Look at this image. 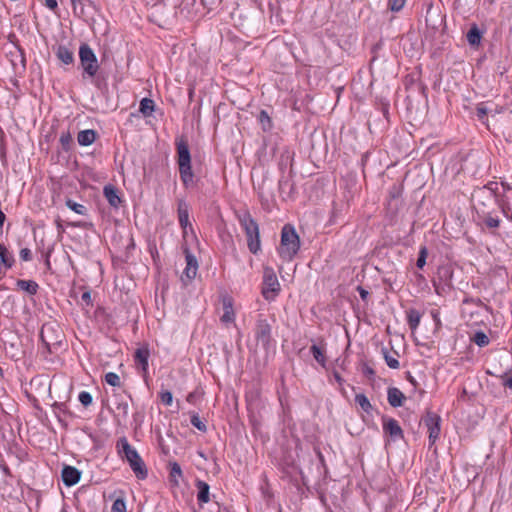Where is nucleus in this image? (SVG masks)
<instances>
[{"label": "nucleus", "mask_w": 512, "mask_h": 512, "mask_svg": "<svg viewBox=\"0 0 512 512\" xmlns=\"http://www.w3.org/2000/svg\"><path fill=\"white\" fill-rule=\"evenodd\" d=\"M300 248V239L293 226L284 225L278 253L284 261H291Z\"/></svg>", "instance_id": "nucleus-1"}, {"label": "nucleus", "mask_w": 512, "mask_h": 512, "mask_svg": "<svg viewBox=\"0 0 512 512\" xmlns=\"http://www.w3.org/2000/svg\"><path fill=\"white\" fill-rule=\"evenodd\" d=\"M118 448L119 453L128 461L137 478L145 479L147 477V469L136 449L129 444L126 438H121L118 441Z\"/></svg>", "instance_id": "nucleus-2"}, {"label": "nucleus", "mask_w": 512, "mask_h": 512, "mask_svg": "<svg viewBox=\"0 0 512 512\" xmlns=\"http://www.w3.org/2000/svg\"><path fill=\"white\" fill-rule=\"evenodd\" d=\"M239 223L246 233L250 252L257 254L261 248L258 224L248 212L239 215Z\"/></svg>", "instance_id": "nucleus-3"}, {"label": "nucleus", "mask_w": 512, "mask_h": 512, "mask_svg": "<svg viewBox=\"0 0 512 512\" xmlns=\"http://www.w3.org/2000/svg\"><path fill=\"white\" fill-rule=\"evenodd\" d=\"M177 154L180 178L183 184L188 187L193 183V173L191 169L190 151L184 141L177 143Z\"/></svg>", "instance_id": "nucleus-4"}, {"label": "nucleus", "mask_w": 512, "mask_h": 512, "mask_svg": "<svg viewBox=\"0 0 512 512\" xmlns=\"http://www.w3.org/2000/svg\"><path fill=\"white\" fill-rule=\"evenodd\" d=\"M280 292V283L273 268L263 270L262 295L266 300H273Z\"/></svg>", "instance_id": "nucleus-5"}, {"label": "nucleus", "mask_w": 512, "mask_h": 512, "mask_svg": "<svg viewBox=\"0 0 512 512\" xmlns=\"http://www.w3.org/2000/svg\"><path fill=\"white\" fill-rule=\"evenodd\" d=\"M79 58L84 73L89 77H94L99 69L97 57L93 50L87 44H82L79 48Z\"/></svg>", "instance_id": "nucleus-6"}, {"label": "nucleus", "mask_w": 512, "mask_h": 512, "mask_svg": "<svg viewBox=\"0 0 512 512\" xmlns=\"http://www.w3.org/2000/svg\"><path fill=\"white\" fill-rule=\"evenodd\" d=\"M440 423L441 418L434 412H428L424 418V424L427 427L429 433V442L434 444L440 436Z\"/></svg>", "instance_id": "nucleus-7"}, {"label": "nucleus", "mask_w": 512, "mask_h": 512, "mask_svg": "<svg viewBox=\"0 0 512 512\" xmlns=\"http://www.w3.org/2000/svg\"><path fill=\"white\" fill-rule=\"evenodd\" d=\"M178 219L183 230V237L187 238L189 232L193 234V228L189 221V205L184 200L178 202Z\"/></svg>", "instance_id": "nucleus-8"}, {"label": "nucleus", "mask_w": 512, "mask_h": 512, "mask_svg": "<svg viewBox=\"0 0 512 512\" xmlns=\"http://www.w3.org/2000/svg\"><path fill=\"white\" fill-rule=\"evenodd\" d=\"M185 258H186V267L183 271L182 280L187 279L188 281L193 280L198 271V261L196 257L190 253L188 250H185Z\"/></svg>", "instance_id": "nucleus-9"}, {"label": "nucleus", "mask_w": 512, "mask_h": 512, "mask_svg": "<svg viewBox=\"0 0 512 512\" xmlns=\"http://www.w3.org/2000/svg\"><path fill=\"white\" fill-rule=\"evenodd\" d=\"M383 430L393 440H398V439L403 438V431H402L399 423L393 418L384 419Z\"/></svg>", "instance_id": "nucleus-10"}, {"label": "nucleus", "mask_w": 512, "mask_h": 512, "mask_svg": "<svg viewBox=\"0 0 512 512\" xmlns=\"http://www.w3.org/2000/svg\"><path fill=\"white\" fill-rule=\"evenodd\" d=\"M256 338L264 346L268 345L271 338V327L266 320H259L256 326Z\"/></svg>", "instance_id": "nucleus-11"}, {"label": "nucleus", "mask_w": 512, "mask_h": 512, "mask_svg": "<svg viewBox=\"0 0 512 512\" xmlns=\"http://www.w3.org/2000/svg\"><path fill=\"white\" fill-rule=\"evenodd\" d=\"M150 356V351L147 346L139 347L135 351L134 359L137 367L141 369V371L146 374L148 371V359Z\"/></svg>", "instance_id": "nucleus-12"}, {"label": "nucleus", "mask_w": 512, "mask_h": 512, "mask_svg": "<svg viewBox=\"0 0 512 512\" xmlns=\"http://www.w3.org/2000/svg\"><path fill=\"white\" fill-rule=\"evenodd\" d=\"M81 473L78 469L72 466H65L62 470V480L65 485L73 486L80 480Z\"/></svg>", "instance_id": "nucleus-13"}, {"label": "nucleus", "mask_w": 512, "mask_h": 512, "mask_svg": "<svg viewBox=\"0 0 512 512\" xmlns=\"http://www.w3.org/2000/svg\"><path fill=\"white\" fill-rule=\"evenodd\" d=\"M223 304V315L221 316V322L224 324H231L235 321V311L231 298H224Z\"/></svg>", "instance_id": "nucleus-14"}, {"label": "nucleus", "mask_w": 512, "mask_h": 512, "mask_svg": "<svg viewBox=\"0 0 512 512\" xmlns=\"http://www.w3.org/2000/svg\"><path fill=\"white\" fill-rule=\"evenodd\" d=\"M14 264L13 255L8 251L5 245L0 243V273L10 269Z\"/></svg>", "instance_id": "nucleus-15"}, {"label": "nucleus", "mask_w": 512, "mask_h": 512, "mask_svg": "<svg viewBox=\"0 0 512 512\" xmlns=\"http://www.w3.org/2000/svg\"><path fill=\"white\" fill-rule=\"evenodd\" d=\"M387 399L392 407H401L406 397L398 388L392 387L388 389Z\"/></svg>", "instance_id": "nucleus-16"}, {"label": "nucleus", "mask_w": 512, "mask_h": 512, "mask_svg": "<svg viewBox=\"0 0 512 512\" xmlns=\"http://www.w3.org/2000/svg\"><path fill=\"white\" fill-rule=\"evenodd\" d=\"M96 139V132L92 129L82 130L78 133L77 141L81 146H89Z\"/></svg>", "instance_id": "nucleus-17"}, {"label": "nucleus", "mask_w": 512, "mask_h": 512, "mask_svg": "<svg viewBox=\"0 0 512 512\" xmlns=\"http://www.w3.org/2000/svg\"><path fill=\"white\" fill-rule=\"evenodd\" d=\"M56 56L62 63L66 65H69L74 61L73 52L65 46L58 47Z\"/></svg>", "instance_id": "nucleus-18"}, {"label": "nucleus", "mask_w": 512, "mask_h": 512, "mask_svg": "<svg viewBox=\"0 0 512 512\" xmlns=\"http://www.w3.org/2000/svg\"><path fill=\"white\" fill-rule=\"evenodd\" d=\"M104 195L109 202V204L113 207H118L121 199L118 196L117 190L112 186L104 187Z\"/></svg>", "instance_id": "nucleus-19"}, {"label": "nucleus", "mask_w": 512, "mask_h": 512, "mask_svg": "<svg viewBox=\"0 0 512 512\" xmlns=\"http://www.w3.org/2000/svg\"><path fill=\"white\" fill-rule=\"evenodd\" d=\"M197 500L200 503H207L209 502V485L203 481L197 482Z\"/></svg>", "instance_id": "nucleus-20"}, {"label": "nucleus", "mask_w": 512, "mask_h": 512, "mask_svg": "<svg viewBox=\"0 0 512 512\" xmlns=\"http://www.w3.org/2000/svg\"><path fill=\"white\" fill-rule=\"evenodd\" d=\"M407 321L411 330L415 331L420 324L421 314L415 309H410L407 311Z\"/></svg>", "instance_id": "nucleus-21"}, {"label": "nucleus", "mask_w": 512, "mask_h": 512, "mask_svg": "<svg viewBox=\"0 0 512 512\" xmlns=\"http://www.w3.org/2000/svg\"><path fill=\"white\" fill-rule=\"evenodd\" d=\"M17 286L31 295L35 294L38 289V284L32 280H19Z\"/></svg>", "instance_id": "nucleus-22"}, {"label": "nucleus", "mask_w": 512, "mask_h": 512, "mask_svg": "<svg viewBox=\"0 0 512 512\" xmlns=\"http://www.w3.org/2000/svg\"><path fill=\"white\" fill-rule=\"evenodd\" d=\"M140 112L145 116H150L154 111V101L149 98H143L140 101Z\"/></svg>", "instance_id": "nucleus-23"}, {"label": "nucleus", "mask_w": 512, "mask_h": 512, "mask_svg": "<svg viewBox=\"0 0 512 512\" xmlns=\"http://www.w3.org/2000/svg\"><path fill=\"white\" fill-rule=\"evenodd\" d=\"M311 353L314 357V359L323 367H325L326 365V357H325V354H324V351L317 345H312L311 348Z\"/></svg>", "instance_id": "nucleus-24"}, {"label": "nucleus", "mask_w": 512, "mask_h": 512, "mask_svg": "<svg viewBox=\"0 0 512 512\" xmlns=\"http://www.w3.org/2000/svg\"><path fill=\"white\" fill-rule=\"evenodd\" d=\"M355 403L365 412H370L372 405L364 394H356Z\"/></svg>", "instance_id": "nucleus-25"}, {"label": "nucleus", "mask_w": 512, "mask_h": 512, "mask_svg": "<svg viewBox=\"0 0 512 512\" xmlns=\"http://www.w3.org/2000/svg\"><path fill=\"white\" fill-rule=\"evenodd\" d=\"M170 478L176 484H178L179 479L182 478V470L180 465L177 462H170Z\"/></svg>", "instance_id": "nucleus-26"}, {"label": "nucleus", "mask_w": 512, "mask_h": 512, "mask_svg": "<svg viewBox=\"0 0 512 512\" xmlns=\"http://www.w3.org/2000/svg\"><path fill=\"white\" fill-rule=\"evenodd\" d=\"M481 40V34L478 30V28L473 27L471 28L467 33V41L470 45H478Z\"/></svg>", "instance_id": "nucleus-27"}, {"label": "nucleus", "mask_w": 512, "mask_h": 512, "mask_svg": "<svg viewBox=\"0 0 512 512\" xmlns=\"http://www.w3.org/2000/svg\"><path fill=\"white\" fill-rule=\"evenodd\" d=\"M75 16L82 18L85 15L83 0H70Z\"/></svg>", "instance_id": "nucleus-28"}, {"label": "nucleus", "mask_w": 512, "mask_h": 512, "mask_svg": "<svg viewBox=\"0 0 512 512\" xmlns=\"http://www.w3.org/2000/svg\"><path fill=\"white\" fill-rule=\"evenodd\" d=\"M473 341L479 346V347H484L486 345L489 344V338L488 336L482 332V331H479V332H476L473 336Z\"/></svg>", "instance_id": "nucleus-29"}, {"label": "nucleus", "mask_w": 512, "mask_h": 512, "mask_svg": "<svg viewBox=\"0 0 512 512\" xmlns=\"http://www.w3.org/2000/svg\"><path fill=\"white\" fill-rule=\"evenodd\" d=\"M66 205L69 209H71L72 211L79 215H84L86 213V207L82 204L76 203L72 200H67Z\"/></svg>", "instance_id": "nucleus-30"}, {"label": "nucleus", "mask_w": 512, "mask_h": 512, "mask_svg": "<svg viewBox=\"0 0 512 512\" xmlns=\"http://www.w3.org/2000/svg\"><path fill=\"white\" fill-rule=\"evenodd\" d=\"M105 381L107 384L118 387L121 384L120 377L114 372H109L105 375Z\"/></svg>", "instance_id": "nucleus-31"}, {"label": "nucleus", "mask_w": 512, "mask_h": 512, "mask_svg": "<svg viewBox=\"0 0 512 512\" xmlns=\"http://www.w3.org/2000/svg\"><path fill=\"white\" fill-rule=\"evenodd\" d=\"M111 512H126V503L123 498H117L111 508Z\"/></svg>", "instance_id": "nucleus-32"}, {"label": "nucleus", "mask_w": 512, "mask_h": 512, "mask_svg": "<svg viewBox=\"0 0 512 512\" xmlns=\"http://www.w3.org/2000/svg\"><path fill=\"white\" fill-rule=\"evenodd\" d=\"M405 3L406 0H388V8L393 12H399Z\"/></svg>", "instance_id": "nucleus-33"}, {"label": "nucleus", "mask_w": 512, "mask_h": 512, "mask_svg": "<svg viewBox=\"0 0 512 512\" xmlns=\"http://www.w3.org/2000/svg\"><path fill=\"white\" fill-rule=\"evenodd\" d=\"M427 254H428L427 248L425 246L421 247V249L419 251V257H418L417 263H416L418 268L422 269L425 266Z\"/></svg>", "instance_id": "nucleus-34"}, {"label": "nucleus", "mask_w": 512, "mask_h": 512, "mask_svg": "<svg viewBox=\"0 0 512 512\" xmlns=\"http://www.w3.org/2000/svg\"><path fill=\"white\" fill-rule=\"evenodd\" d=\"M385 362L389 368L392 369H398L399 368V361L389 353L385 352L384 354Z\"/></svg>", "instance_id": "nucleus-35"}, {"label": "nucleus", "mask_w": 512, "mask_h": 512, "mask_svg": "<svg viewBox=\"0 0 512 512\" xmlns=\"http://www.w3.org/2000/svg\"><path fill=\"white\" fill-rule=\"evenodd\" d=\"M78 399H79L80 403H81L83 406H85V407H87V406L91 405V403H92V396H91V394H90L89 392H87V391H82V392H80V393H79V396H78Z\"/></svg>", "instance_id": "nucleus-36"}, {"label": "nucleus", "mask_w": 512, "mask_h": 512, "mask_svg": "<svg viewBox=\"0 0 512 512\" xmlns=\"http://www.w3.org/2000/svg\"><path fill=\"white\" fill-rule=\"evenodd\" d=\"M484 223L488 228H497L500 224V220L498 217L489 214L484 218Z\"/></svg>", "instance_id": "nucleus-37"}, {"label": "nucleus", "mask_w": 512, "mask_h": 512, "mask_svg": "<svg viewBox=\"0 0 512 512\" xmlns=\"http://www.w3.org/2000/svg\"><path fill=\"white\" fill-rule=\"evenodd\" d=\"M191 424L200 431H206V425L197 414L191 416Z\"/></svg>", "instance_id": "nucleus-38"}, {"label": "nucleus", "mask_w": 512, "mask_h": 512, "mask_svg": "<svg viewBox=\"0 0 512 512\" xmlns=\"http://www.w3.org/2000/svg\"><path fill=\"white\" fill-rule=\"evenodd\" d=\"M160 399L166 406H171L173 402V396L170 391H163L160 394Z\"/></svg>", "instance_id": "nucleus-39"}, {"label": "nucleus", "mask_w": 512, "mask_h": 512, "mask_svg": "<svg viewBox=\"0 0 512 512\" xmlns=\"http://www.w3.org/2000/svg\"><path fill=\"white\" fill-rule=\"evenodd\" d=\"M20 259L23 261H30L32 259L31 250L28 248H22L19 253Z\"/></svg>", "instance_id": "nucleus-40"}, {"label": "nucleus", "mask_w": 512, "mask_h": 512, "mask_svg": "<svg viewBox=\"0 0 512 512\" xmlns=\"http://www.w3.org/2000/svg\"><path fill=\"white\" fill-rule=\"evenodd\" d=\"M501 378L503 379L504 386L512 388V372L505 373Z\"/></svg>", "instance_id": "nucleus-41"}, {"label": "nucleus", "mask_w": 512, "mask_h": 512, "mask_svg": "<svg viewBox=\"0 0 512 512\" xmlns=\"http://www.w3.org/2000/svg\"><path fill=\"white\" fill-rule=\"evenodd\" d=\"M45 6L54 11L58 6V2L57 0H45Z\"/></svg>", "instance_id": "nucleus-42"}, {"label": "nucleus", "mask_w": 512, "mask_h": 512, "mask_svg": "<svg viewBox=\"0 0 512 512\" xmlns=\"http://www.w3.org/2000/svg\"><path fill=\"white\" fill-rule=\"evenodd\" d=\"M259 118L263 125L265 124V122H267L268 124L270 123V118H269L267 112H265V111H261Z\"/></svg>", "instance_id": "nucleus-43"}, {"label": "nucleus", "mask_w": 512, "mask_h": 512, "mask_svg": "<svg viewBox=\"0 0 512 512\" xmlns=\"http://www.w3.org/2000/svg\"><path fill=\"white\" fill-rule=\"evenodd\" d=\"M71 140V137L69 134H62L61 137H60V141L63 145H66L70 142Z\"/></svg>", "instance_id": "nucleus-44"}, {"label": "nucleus", "mask_w": 512, "mask_h": 512, "mask_svg": "<svg viewBox=\"0 0 512 512\" xmlns=\"http://www.w3.org/2000/svg\"><path fill=\"white\" fill-rule=\"evenodd\" d=\"M487 188L490 189L491 191H495L497 189V183H489L487 185Z\"/></svg>", "instance_id": "nucleus-45"}, {"label": "nucleus", "mask_w": 512, "mask_h": 512, "mask_svg": "<svg viewBox=\"0 0 512 512\" xmlns=\"http://www.w3.org/2000/svg\"><path fill=\"white\" fill-rule=\"evenodd\" d=\"M82 299L85 300V301L90 300V293L89 292L83 293Z\"/></svg>", "instance_id": "nucleus-46"}, {"label": "nucleus", "mask_w": 512, "mask_h": 512, "mask_svg": "<svg viewBox=\"0 0 512 512\" xmlns=\"http://www.w3.org/2000/svg\"><path fill=\"white\" fill-rule=\"evenodd\" d=\"M193 398H194V394H193V393H190V394L187 396V401H188V402H192V401H193Z\"/></svg>", "instance_id": "nucleus-47"}, {"label": "nucleus", "mask_w": 512, "mask_h": 512, "mask_svg": "<svg viewBox=\"0 0 512 512\" xmlns=\"http://www.w3.org/2000/svg\"><path fill=\"white\" fill-rule=\"evenodd\" d=\"M360 295H361L362 298H365L366 295H367V292L365 290H361L360 291Z\"/></svg>", "instance_id": "nucleus-48"}, {"label": "nucleus", "mask_w": 512, "mask_h": 512, "mask_svg": "<svg viewBox=\"0 0 512 512\" xmlns=\"http://www.w3.org/2000/svg\"><path fill=\"white\" fill-rule=\"evenodd\" d=\"M335 379L338 381V382H341L342 378L340 377V375L338 373H335Z\"/></svg>", "instance_id": "nucleus-49"}, {"label": "nucleus", "mask_w": 512, "mask_h": 512, "mask_svg": "<svg viewBox=\"0 0 512 512\" xmlns=\"http://www.w3.org/2000/svg\"><path fill=\"white\" fill-rule=\"evenodd\" d=\"M501 185H502V187H503L504 189H509V188H510V187H509V185H507V184H505V183H501Z\"/></svg>", "instance_id": "nucleus-50"}]
</instances>
